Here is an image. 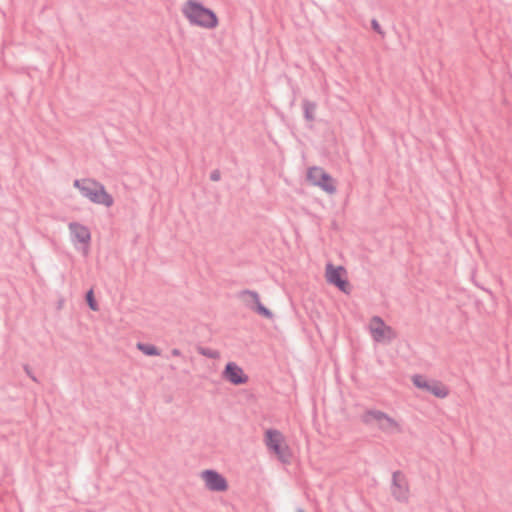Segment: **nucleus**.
<instances>
[{
	"label": "nucleus",
	"mask_w": 512,
	"mask_h": 512,
	"mask_svg": "<svg viewBox=\"0 0 512 512\" xmlns=\"http://www.w3.org/2000/svg\"><path fill=\"white\" fill-rule=\"evenodd\" d=\"M181 11L193 26L205 29H213L218 26L219 21L215 12L197 0H187Z\"/></svg>",
	"instance_id": "f257e3e1"
},
{
	"label": "nucleus",
	"mask_w": 512,
	"mask_h": 512,
	"mask_svg": "<svg viewBox=\"0 0 512 512\" xmlns=\"http://www.w3.org/2000/svg\"><path fill=\"white\" fill-rule=\"evenodd\" d=\"M82 196L105 207H111L114 203L113 197L106 192L104 185L94 180H90L87 187H82Z\"/></svg>",
	"instance_id": "f03ea898"
},
{
	"label": "nucleus",
	"mask_w": 512,
	"mask_h": 512,
	"mask_svg": "<svg viewBox=\"0 0 512 512\" xmlns=\"http://www.w3.org/2000/svg\"><path fill=\"white\" fill-rule=\"evenodd\" d=\"M237 297L248 309L267 319H271L273 317V313L260 302L259 294L256 291L245 289L240 291L237 294Z\"/></svg>",
	"instance_id": "7ed1b4c3"
},
{
	"label": "nucleus",
	"mask_w": 512,
	"mask_h": 512,
	"mask_svg": "<svg viewBox=\"0 0 512 512\" xmlns=\"http://www.w3.org/2000/svg\"><path fill=\"white\" fill-rule=\"evenodd\" d=\"M307 180L332 195L336 192L332 177L320 167H311L307 171Z\"/></svg>",
	"instance_id": "20e7f679"
},
{
	"label": "nucleus",
	"mask_w": 512,
	"mask_h": 512,
	"mask_svg": "<svg viewBox=\"0 0 512 512\" xmlns=\"http://www.w3.org/2000/svg\"><path fill=\"white\" fill-rule=\"evenodd\" d=\"M413 384L422 390H425L437 398H446L449 394V389L446 385L438 380H427L424 376L416 374L412 377Z\"/></svg>",
	"instance_id": "39448f33"
},
{
	"label": "nucleus",
	"mask_w": 512,
	"mask_h": 512,
	"mask_svg": "<svg viewBox=\"0 0 512 512\" xmlns=\"http://www.w3.org/2000/svg\"><path fill=\"white\" fill-rule=\"evenodd\" d=\"M409 484L406 476L401 471L392 473L391 495L400 503H407L409 500Z\"/></svg>",
	"instance_id": "423d86ee"
},
{
	"label": "nucleus",
	"mask_w": 512,
	"mask_h": 512,
	"mask_svg": "<svg viewBox=\"0 0 512 512\" xmlns=\"http://www.w3.org/2000/svg\"><path fill=\"white\" fill-rule=\"evenodd\" d=\"M370 331L373 340L376 342H382L384 340L391 341L395 336L393 329L390 326H387L379 316L372 317Z\"/></svg>",
	"instance_id": "0eeeda50"
},
{
	"label": "nucleus",
	"mask_w": 512,
	"mask_h": 512,
	"mask_svg": "<svg viewBox=\"0 0 512 512\" xmlns=\"http://www.w3.org/2000/svg\"><path fill=\"white\" fill-rule=\"evenodd\" d=\"M202 478L210 491L224 492L228 489V483L225 477L215 470L208 469L203 471Z\"/></svg>",
	"instance_id": "6e6552de"
},
{
	"label": "nucleus",
	"mask_w": 512,
	"mask_h": 512,
	"mask_svg": "<svg viewBox=\"0 0 512 512\" xmlns=\"http://www.w3.org/2000/svg\"><path fill=\"white\" fill-rule=\"evenodd\" d=\"M222 377L233 385H242L248 381V376L235 362H228L226 364Z\"/></svg>",
	"instance_id": "1a4fd4ad"
},
{
	"label": "nucleus",
	"mask_w": 512,
	"mask_h": 512,
	"mask_svg": "<svg viewBox=\"0 0 512 512\" xmlns=\"http://www.w3.org/2000/svg\"><path fill=\"white\" fill-rule=\"evenodd\" d=\"M345 272L344 268L334 267L332 264H327L326 278L330 284L336 286L340 291L347 293L349 282L342 278V273Z\"/></svg>",
	"instance_id": "9d476101"
},
{
	"label": "nucleus",
	"mask_w": 512,
	"mask_h": 512,
	"mask_svg": "<svg viewBox=\"0 0 512 512\" xmlns=\"http://www.w3.org/2000/svg\"><path fill=\"white\" fill-rule=\"evenodd\" d=\"M282 435L279 431L269 429L266 432L265 442L267 447L277 454L279 457L283 455V449L281 447Z\"/></svg>",
	"instance_id": "9b49d317"
},
{
	"label": "nucleus",
	"mask_w": 512,
	"mask_h": 512,
	"mask_svg": "<svg viewBox=\"0 0 512 512\" xmlns=\"http://www.w3.org/2000/svg\"><path fill=\"white\" fill-rule=\"evenodd\" d=\"M69 230L73 238L76 239L78 242L83 244L89 243L91 239V234L86 226L80 223L72 222L69 224Z\"/></svg>",
	"instance_id": "f8f14e48"
},
{
	"label": "nucleus",
	"mask_w": 512,
	"mask_h": 512,
	"mask_svg": "<svg viewBox=\"0 0 512 512\" xmlns=\"http://www.w3.org/2000/svg\"><path fill=\"white\" fill-rule=\"evenodd\" d=\"M378 428L387 434H394V433L401 432L400 425L396 422V420L391 418L388 414H385V418L382 419Z\"/></svg>",
	"instance_id": "ddd939ff"
},
{
	"label": "nucleus",
	"mask_w": 512,
	"mask_h": 512,
	"mask_svg": "<svg viewBox=\"0 0 512 512\" xmlns=\"http://www.w3.org/2000/svg\"><path fill=\"white\" fill-rule=\"evenodd\" d=\"M385 414L386 413H384L380 410L370 409V410L365 411V413L361 416V420L366 425H371L374 422H376L379 426L382 419L385 418Z\"/></svg>",
	"instance_id": "4468645a"
},
{
	"label": "nucleus",
	"mask_w": 512,
	"mask_h": 512,
	"mask_svg": "<svg viewBox=\"0 0 512 512\" xmlns=\"http://www.w3.org/2000/svg\"><path fill=\"white\" fill-rule=\"evenodd\" d=\"M302 107L304 112V118L309 122L314 121L317 104L308 99H304L302 101Z\"/></svg>",
	"instance_id": "2eb2a0df"
},
{
	"label": "nucleus",
	"mask_w": 512,
	"mask_h": 512,
	"mask_svg": "<svg viewBox=\"0 0 512 512\" xmlns=\"http://www.w3.org/2000/svg\"><path fill=\"white\" fill-rule=\"evenodd\" d=\"M137 348L147 356L160 355V351L158 350V348L152 344H146V343L139 342L137 344Z\"/></svg>",
	"instance_id": "dca6fc26"
},
{
	"label": "nucleus",
	"mask_w": 512,
	"mask_h": 512,
	"mask_svg": "<svg viewBox=\"0 0 512 512\" xmlns=\"http://www.w3.org/2000/svg\"><path fill=\"white\" fill-rule=\"evenodd\" d=\"M85 300L87 302L88 307L93 311H98L99 306L94 296L93 289H90L86 292Z\"/></svg>",
	"instance_id": "f3484780"
},
{
	"label": "nucleus",
	"mask_w": 512,
	"mask_h": 512,
	"mask_svg": "<svg viewBox=\"0 0 512 512\" xmlns=\"http://www.w3.org/2000/svg\"><path fill=\"white\" fill-rule=\"evenodd\" d=\"M198 353L205 356V357H208L210 359H216L219 357V352L216 351V350H212L210 348H205V347H199L198 348Z\"/></svg>",
	"instance_id": "a211bd4d"
},
{
	"label": "nucleus",
	"mask_w": 512,
	"mask_h": 512,
	"mask_svg": "<svg viewBox=\"0 0 512 512\" xmlns=\"http://www.w3.org/2000/svg\"><path fill=\"white\" fill-rule=\"evenodd\" d=\"M90 182V179H83V180H79V179H76L74 180V187L78 188L80 193L82 194V187H87L88 183Z\"/></svg>",
	"instance_id": "6ab92c4d"
},
{
	"label": "nucleus",
	"mask_w": 512,
	"mask_h": 512,
	"mask_svg": "<svg viewBox=\"0 0 512 512\" xmlns=\"http://www.w3.org/2000/svg\"><path fill=\"white\" fill-rule=\"evenodd\" d=\"M371 27H372V29H373L376 33H378L379 35H381L382 37H384L385 33H384V31L382 30V28H381V26H380L379 22H378L376 19H372V20H371Z\"/></svg>",
	"instance_id": "aec40b11"
},
{
	"label": "nucleus",
	"mask_w": 512,
	"mask_h": 512,
	"mask_svg": "<svg viewBox=\"0 0 512 512\" xmlns=\"http://www.w3.org/2000/svg\"><path fill=\"white\" fill-rule=\"evenodd\" d=\"M220 178H221V173H220V171H219L218 169H215V170H213V171L211 172V174H210V179H211L212 181H219V180H220Z\"/></svg>",
	"instance_id": "412c9836"
},
{
	"label": "nucleus",
	"mask_w": 512,
	"mask_h": 512,
	"mask_svg": "<svg viewBox=\"0 0 512 512\" xmlns=\"http://www.w3.org/2000/svg\"><path fill=\"white\" fill-rule=\"evenodd\" d=\"M24 370L26 372V374L35 382H37V378L34 376V374L32 373L30 367L28 365H25L24 366Z\"/></svg>",
	"instance_id": "4be33fe9"
},
{
	"label": "nucleus",
	"mask_w": 512,
	"mask_h": 512,
	"mask_svg": "<svg viewBox=\"0 0 512 512\" xmlns=\"http://www.w3.org/2000/svg\"><path fill=\"white\" fill-rule=\"evenodd\" d=\"M171 354H172V356L178 357V356H181L182 353L179 349L174 348L171 350Z\"/></svg>",
	"instance_id": "5701e85b"
},
{
	"label": "nucleus",
	"mask_w": 512,
	"mask_h": 512,
	"mask_svg": "<svg viewBox=\"0 0 512 512\" xmlns=\"http://www.w3.org/2000/svg\"><path fill=\"white\" fill-rule=\"evenodd\" d=\"M297 512H305V511L303 509H301V508H298Z\"/></svg>",
	"instance_id": "b1692460"
}]
</instances>
